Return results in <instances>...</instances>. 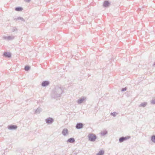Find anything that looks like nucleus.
Wrapping results in <instances>:
<instances>
[{
  "label": "nucleus",
  "mask_w": 155,
  "mask_h": 155,
  "mask_svg": "<svg viewBox=\"0 0 155 155\" xmlns=\"http://www.w3.org/2000/svg\"><path fill=\"white\" fill-rule=\"evenodd\" d=\"M63 93L64 90L61 87L56 86L52 91L51 96L52 98L55 99L61 97Z\"/></svg>",
  "instance_id": "1"
},
{
  "label": "nucleus",
  "mask_w": 155,
  "mask_h": 155,
  "mask_svg": "<svg viewBox=\"0 0 155 155\" xmlns=\"http://www.w3.org/2000/svg\"><path fill=\"white\" fill-rule=\"evenodd\" d=\"M89 140L91 141H94L97 139L96 135L92 133L88 135Z\"/></svg>",
  "instance_id": "2"
},
{
  "label": "nucleus",
  "mask_w": 155,
  "mask_h": 155,
  "mask_svg": "<svg viewBox=\"0 0 155 155\" xmlns=\"http://www.w3.org/2000/svg\"><path fill=\"white\" fill-rule=\"evenodd\" d=\"M130 136H127L125 137H122L119 138V141L120 143H122L124 141L130 138Z\"/></svg>",
  "instance_id": "3"
},
{
  "label": "nucleus",
  "mask_w": 155,
  "mask_h": 155,
  "mask_svg": "<svg viewBox=\"0 0 155 155\" xmlns=\"http://www.w3.org/2000/svg\"><path fill=\"white\" fill-rule=\"evenodd\" d=\"M87 100V97H82L77 101V103L78 104H81L84 102L85 101Z\"/></svg>",
  "instance_id": "4"
},
{
  "label": "nucleus",
  "mask_w": 155,
  "mask_h": 155,
  "mask_svg": "<svg viewBox=\"0 0 155 155\" xmlns=\"http://www.w3.org/2000/svg\"><path fill=\"white\" fill-rule=\"evenodd\" d=\"M45 121L48 124H51L53 122L54 120L53 118L49 117L45 120Z\"/></svg>",
  "instance_id": "5"
},
{
  "label": "nucleus",
  "mask_w": 155,
  "mask_h": 155,
  "mask_svg": "<svg viewBox=\"0 0 155 155\" xmlns=\"http://www.w3.org/2000/svg\"><path fill=\"white\" fill-rule=\"evenodd\" d=\"M83 126L84 125L83 123H78L76 124L75 127L76 129H79L83 128Z\"/></svg>",
  "instance_id": "6"
},
{
  "label": "nucleus",
  "mask_w": 155,
  "mask_h": 155,
  "mask_svg": "<svg viewBox=\"0 0 155 155\" xmlns=\"http://www.w3.org/2000/svg\"><path fill=\"white\" fill-rule=\"evenodd\" d=\"M17 126L16 125H9L8 127V128L10 130H14L16 129Z\"/></svg>",
  "instance_id": "7"
},
{
  "label": "nucleus",
  "mask_w": 155,
  "mask_h": 155,
  "mask_svg": "<svg viewBox=\"0 0 155 155\" xmlns=\"http://www.w3.org/2000/svg\"><path fill=\"white\" fill-rule=\"evenodd\" d=\"M110 5V3L107 1H104V2L103 6L105 8L108 7Z\"/></svg>",
  "instance_id": "8"
},
{
  "label": "nucleus",
  "mask_w": 155,
  "mask_h": 155,
  "mask_svg": "<svg viewBox=\"0 0 155 155\" xmlns=\"http://www.w3.org/2000/svg\"><path fill=\"white\" fill-rule=\"evenodd\" d=\"M50 82L48 81H43L41 84V86L43 87H45L48 85Z\"/></svg>",
  "instance_id": "9"
},
{
  "label": "nucleus",
  "mask_w": 155,
  "mask_h": 155,
  "mask_svg": "<svg viewBox=\"0 0 155 155\" xmlns=\"http://www.w3.org/2000/svg\"><path fill=\"white\" fill-rule=\"evenodd\" d=\"M3 55L4 56L8 58H10L11 57V54L9 52H4Z\"/></svg>",
  "instance_id": "10"
},
{
  "label": "nucleus",
  "mask_w": 155,
  "mask_h": 155,
  "mask_svg": "<svg viewBox=\"0 0 155 155\" xmlns=\"http://www.w3.org/2000/svg\"><path fill=\"white\" fill-rule=\"evenodd\" d=\"M62 133L63 135L65 136H67L68 134V129L67 128H64L62 130Z\"/></svg>",
  "instance_id": "11"
},
{
  "label": "nucleus",
  "mask_w": 155,
  "mask_h": 155,
  "mask_svg": "<svg viewBox=\"0 0 155 155\" xmlns=\"http://www.w3.org/2000/svg\"><path fill=\"white\" fill-rule=\"evenodd\" d=\"M67 142V143H74L75 142V140L74 138L71 137L68 139Z\"/></svg>",
  "instance_id": "12"
},
{
  "label": "nucleus",
  "mask_w": 155,
  "mask_h": 155,
  "mask_svg": "<svg viewBox=\"0 0 155 155\" xmlns=\"http://www.w3.org/2000/svg\"><path fill=\"white\" fill-rule=\"evenodd\" d=\"M42 111V109L41 108H38L35 110V114H39Z\"/></svg>",
  "instance_id": "13"
},
{
  "label": "nucleus",
  "mask_w": 155,
  "mask_h": 155,
  "mask_svg": "<svg viewBox=\"0 0 155 155\" xmlns=\"http://www.w3.org/2000/svg\"><path fill=\"white\" fill-rule=\"evenodd\" d=\"M20 20L24 22H25V20L23 18H22L21 17H18L17 18H14V20L15 21H17V20Z\"/></svg>",
  "instance_id": "14"
},
{
  "label": "nucleus",
  "mask_w": 155,
  "mask_h": 155,
  "mask_svg": "<svg viewBox=\"0 0 155 155\" xmlns=\"http://www.w3.org/2000/svg\"><path fill=\"white\" fill-rule=\"evenodd\" d=\"M23 9V8L20 7H17L15 8V10L17 11H21Z\"/></svg>",
  "instance_id": "15"
},
{
  "label": "nucleus",
  "mask_w": 155,
  "mask_h": 155,
  "mask_svg": "<svg viewBox=\"0 0 155 155\" xmlns=\"http://www.w3.org/2000/svg\"><path fill=\"white\" fill-rule=\"evenodd\" d=\"M107 134V131L106 130H103L101 133V136H104Z\"/></svg>",
  "instance_id": "16"
},
{
  "label": "nucleus",
  "mask_w": 155,
  "mask_h": 155,
  "mask_svg": "<svg viewBox=\"0 0 155 155\" xmlns=\"http://www.w3.org/2000/svg\"><path fill=\"white\" fill-rule=\"evenodd\" d=\"M104 151L103 150H100L96 155H103L104 154Z\"/></svg>",
  "instance_id": "17"
},
{
  "label": "nucleus",
  "mask_w": 155,
  "mask_h": 155,
  "mask_svg": "<svg viewBox=\"0 0 155 155\" xmlns=\"http://www.w3.org/2000/svg\"><path fill=\"white\" fill-rule=\"evenodd\" d=\"M147 102H144L142 103H141L140 104L139 106L140 107H144L146 106V105H147Z\"/></svg>",
  "instance_id": "18"
},
{
  "label": "nucleus",
  "mask_w": 155,
  "mask_h": 155,
  "mask_svg": "<svg viewBox=\"0 0 155 155\" xmlns=\"http://www.w3.org/2000/svg\"><path fill=\"white\" fill-rule=\"evenodd\" d=\"M15 38L14 36H7V38H8V40H12L14 39Z\"/></svg>",
  "instance_id": "19"
},
{
  "label": "nucleus",
  "mask_w": 155,
  "mask_h": 155,
  "mask_svg": "<svg viewBox=\"0 0 155 155\" xmlns=\"http://www.w3.org/2000/svg\"><path fill=\"white\" fill-rule=\"evenodd\" d=\"M30 69V67L29 66L27 65L25 66L24 69L25 71H28Z\"/></svg>",
  "instance_id": "20"
},
{
  "label": "nucleus",
  "mask_w": 155,
  "mask_h": 155,
  "mask_svg": "<svg viewBox=\"0 0 155 155\" xmlns=\"http://www.w3.org/2000/svg\"><path fill=\"white\" fill-rule=\"evenodd\" d=\"M151 140L153 143H155V135H153L151 136Z\"/></svg>",
  "instance_id": "21"
},
{
  "label": "nucleus",
  "mask_w": 155,
  "mask_h": 155,
  "mask_svg": "<svg viewBox=\"0 0 155 155\" xmlns=\"http://www.w3.org/2000/svg\"><path fill=\"white\" fill-rule=\"evenodd\" d=\"M117 114V113L116 112H113V113H110V115L113 116L114 117H115Z\"/></svg>",
  "instance_id": "22"
},
{
  "label": "nucleus",
  "mask_w": 155,
  "mask_h": 155,
  "mask_svg": "<svg viewBox=\"0 0 155 155\" xmlns=\"http://www.w3.org/2000/svg\"><path fill=\"white\" fill-rule=\"evenodd\" d=\"M17 28H16V27H13L12 28V31L14 32V31H17Z\"/></svg>",
  "instance_id": "23"
},
{
  "label": "nucleus",
  "mask_w": 155,
  "mask_h": 155,
  "mask_svg": "<svg viewBox=\"0 0 155 155\" xmlns=\"http://www.w3.org/2000/svg\"><path fill=\"white\" fill-rule=\"evenodd\" d=\"M127 90V88L126 87L122 88L121 90V91L124 92L125 91Z\"/></svg>",
  "instance_id": "24"
},
{
  "label": "nucleus",
  "mask_w": 155,
  "mask_h": 155,
  "mask_svg": "<svg viewBox=\"0 0 155 155\" xmlns=\"http://www.w3.org/2000/svg\"><path fill=\"white\" fill-rule=\"evenodd\" d=\"M151 103L153 104H155V99L151 101Z\"/></svg>",
  "instance_id": "25"
},
{
  "label": "nucleus",
  "mask_w": 155,
  "mask_h": 155,
  "mask_svg": "<svg viewBox=\"0 0 155 155\" xmlns=\"http://www.w3.org/2000/svg\"><path fill=\"white\" fill-rule=\"evenodd\" d=\"M3 38L5 40H8L7 36H4L3 37Z\"/></svg>",
  "instance_id": "26"
},
{
  "label": "nucleus",
  "mask_w": 155,
  "mask_h": 155,
  "mask_svg": "<svg viewBox=\"0 0 155 155\" xmlns=\"http://www.w3.org/2000/svg\"><path fill=\"white\" fill-rule=\"evenodd\" d=\"M24 1L25 2L28 3V2H30L31 0H24Z\"/></svg>",
  "instance_id": "27"
},
{
  "label": "nucleus",
  "mask_w": 155,
  "mask_h": 155,
  "mask_svg": "<svg viewBox=\"0 0 155 155\" xmlns=\"http://www.w3.org/2000/svg\"><path fill=\"white\" fill-rule=\"evenodd\" d=\"M153 66H155V62L153 64Z\"/></svg>",
  "instance_id": "28"
}]
</instances>
